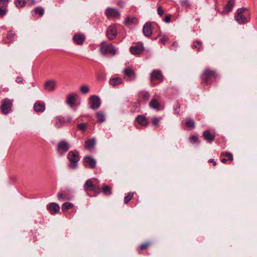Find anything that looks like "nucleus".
Masks as SVG:
<instances>
[{
  "label": "nucleus",
  "mask_w": 257,
  "mask_h": 257,
  "mask_svg": "<svg viewBox=\"0 0 257 257\" xmlns=\"http://www.w3.org/2000/svg\"><path fill=\"white\" fill-rule=\"evenodd\" d=\"M83 189L90 197L92 196L90 194L91 192L94 193V196H97L100 193L101 190L98 180L95 178L87 180L83 185Z\"/></svg>",
  "instance_id": "1"
},
{
  "label": "nucleus",
  "mask_w": 257,
  "mask_h": 257,
  "mask_svg": "<svg viewBox=\"0 0 257 257\" xmlns=\"http://www.w3.org/2000/svg\"><path fill=\"white\" fill-rule=\"evenodd\" d=\"M218 76L215 71L211 70L209 68L205 69L201 76L202 83L203 86L210 85L212 83L213 80H215Z\"/></svg>",
  "instance_id": "2"
},
{
  "label": "nucleus",
  "mask_w": 257,
  "mask_h": 257,
  "mask_svg": "<svg viewBox=\"0 0 257 257\" xmlns=\"http://www.w3.org/2000/svg\"><path fill=\"white\" fill-rule=\"evenodd\" d=\"M250 19L249 11L244 8L237 9L235 15L236 21L239 24H244L247 23Z\"/></svg>",
  "instance_id": "3"
},
{
  "label": "nucleus",
  "mask_w": 257,
  "mask_h": 257,
  "mask_svg": "<svg viewBox=\"0 0 257 257\" xmlns=\"http://www.w3.org/2000/svg\"><path fill=\"white\" fill-rule=\"evenodd\" d=\"M67 159L69 160L68 166L70 169H75L78 166V163L80 160L79 155L77 151H70L67 155Z\"/></svg>",
  "instance_id": "4"
},
{
  "label": "nucleus",
  "mask_w": 257,
  "mask_h": 257,
  "mask_svg": "<svg viewBox=\"0 0 257 257\" xmlns=\"http://www.w3.org/2000/svg\"><path fill=\"white\" fill-rule=\"evenodd\" d=\"M100 51L104 54H109L114 56L116 54V50L115 47L111 43L107 44L105 42L100 44Z\"/></svg>",
  "instance_id": "5"
},
{
  "label": "nucleus",
  "mask_w": 257,
  "mask_h": 257,
  "mask_svg": "<svg viewBox=\"0 0 257 257\" xmlns=\"http://www.w3.org/2000/svg\"><path fill=\"white\" fill-rule=\"evenodd\" d=\"M13 100L8 98L1 100L0 109L3 114H7L10 112L13 106Z\"/></svg>",
  "instance_id": "6"
},
{
  "label": "nucleus",
  "mask_w": 257,
  "mask_h": 257,
  "mask_svg": "<svg viewBox=\"0 0 257 257\" xmlns=\"http://www.w3.org/2000/svg\"><path fill=\"white\" fill-rule=\"evenodd\" d=\"M69 145L66 141H60L57 146V150L60 155H63L69 149Z\"/></svg>",
  "instance_id": "7"
},
{
  "label": "nucleus",
  "mask_w": 257,
  "mask_h": 257,
  "mask_svg": "<svg viewBox=\"0 0 257 257\" xmlns=\"http://www.w3.org/2000/svg\"><path fill=\"white\" fill-rule=\"evenodd\" d=\"M124 78H126L127 81L134 80L136 78V73L133 69L127 68L123 70Z\"/></svg>",
  "instance_id": "8"
},
{
  "label": "nucleus",
  "mask_w": 257,
  "mask_h": 257,
  "mask_svg": "<svg viewBox=\"0 0 257 257\" xmlns=\"http://www.w3.org/2000/svg\"><path fill=\"white\" fill-rule=\"evenodd\" d=\"M150 79L151 81L158 80L160 82L164 80V76L159 70H154L150 74Z\"/></svg>",
  "instance_id": "9"
},
{
  "label": "nucleus",
  "mask_w": 257,
  "mask_h": 257,
  "mask_svg": "<svg viewBox=\"0 0 257 257\" xmlns=\"http://www.w3.org/2000/svg\"><path fill=\"white\" fill-rule=\"evenodd\" d=\"M90 107L92 109H96L99 107L101 102L99 97L96 95H92L89 98Z\"/></svg>",
  "instance_id": "10"
},
{
  "label": "nucleus",
  "mask_w": 257,
  "mask_h": 257,
  "mask_svg": "<svg viewBox=\"0 0 257 257\" xmlns=\"http://www.w3.org/2000/svg\"><path fill=\"white\" fill-rule=\"evenodd\" d=\"M117 36L116 28L115 25L109 26L106 31V36L109 40H112Z\"/></svg>",
  "instance_id": "11"
},
{
  "label": "nucleus",
  "mask_w": 257,
  "mask_h": 257,
  "mask_svg": "<svg viewBox=\"0 0 257 257\" xmlns=\"http://www.w3.org/2000/svg\"><path fill=\"white\" fill-rule=\"evenodd\" d=\"M105 15L107 18H115L120 16V13L116 9L107 8L105 11Z\"/></svg>",
  "instance_id": "12"
},
{
  "label": "nucleus",
  "mask_w": 257,
  "mask_h": 257,
  "mask_svg": "<svg viewBox=\"0 0 257 257\" xmlns=\"http://www.w3.org/2000/svg\"><path fill=\"white\" fill-rule=\"evenodd\" d=\"M77 96L76 93H75L67 95L66 98V104L71 107L73 106L76 103Z\"/></svg>",
  "instance_id": "13"
},
{
  "label": "nucleus",
  "mask_w": 257,
  "mask_h": 257,
  "mask_svg": "<svg viewBox=\"0 0 257 257\" xmlns=\"http://www.w3.org/2000/svg\"><path fill=\"white\" fill-rule=\"evenodd\" d=\"M73 40L78 45H81L83 44L86 39L84 35L82 34L76 33L74 34L72 38Z\"/></svg>",
  "instance_id": "14"
},
{
  "label": "nucleus",
  "mask_w": 257,
  "mask_h": 257,
  "mask_svg": "<svg viewBox=\"0 0 257 257\" xmlns=\"http://www.w3.org/2000/svg\"><path fill=\"white\" fill-rule=\"evenodd\" d=\"M203 136L205 141L211 143L214 141L215 138V134L211 133L209 130H206L203 132Z\"/></svg>",
  "instance_id": "15"
},
{
  "label": "nucleus",
  "mask_w": 257,
  "mask_h": 257,
  "mask_svg": "<svg viewBox=\"0 0 257 257\" xmlns=\"http://www.w3.org/2000/svg\"><path fill=\"white\" fill-rule=\"evenodd\" d=\"M143 32L144 35L147 37H150L152 34V28L151 23L147 22L143 27Z\"/></svg>",
  "instance_id": "16"
},
{
  "label": "nucleus",
  "mask_w": 257,
  "mask_h": 257,
  "mask_svg": "<svg viewBox=\"0 0 257 257\" xmlns=\"http://www.w3.org/2000/svg\"><path fill=\"white\" fill-rule=\"evenodd\" d=\"M47 209L52 215H54L59 212L60 206L56 203H51L47 206Z\"/></svg>",
  "instance_id": "17"
},
{
  "label": "nucleus",
  "mask_w": 257,
  "mask_h": 257,
  "mask_svg": "<svg viewBox=\"0 0 257 257\" xmlns=\"http://www.w3.org/2000/svg\"><path fill=\"white\" fill-rule=\"evenodd\" d=\"M56 86V82L55 80H49L44 84L45 89L48 91H53Z\"/></svg>",
  "instance_id": "18"
},
{
  "label": "nucleus",
  "mask_w": 257,
  "mask_h": 257,
  "mask_svg": "<svg viewBox=\"0 0 257 257\" xmlns=\"http://www.w3.org/2000/svg\"><path fill=\"white\" fill-rule=\"evenodd\" d=\"M144 50V48L142 44L132 46L130 48V51L133 55H138L141 54Z\"/></svg>",
  "instance_id": "19"
},
{
  "label": "nucleus",
  "mask_w": 257,
  "mask_h": 257,
  "mask_svg": "<svg viewBox=\"0 0 257 257\" xmlns=\"http://www.w3.org/2000/svg\"><path fill=\"white\" fill-rule=\"evenodd\" d=\"M96 144V141L94 138H91L86 141L84 143V147L86 149L92 151Z\"/></svg>",
  "instance_id": "20"
},
{
  "label": "nucleus",
  "mask_w": 257,
  "mask_h": 257,
  "mask_svg": "<svg viewBox=\"0 0 257 257\" xmlns=\"http://www.w3.org/2000/svg\"><path fill=\"white\" fill-rule=\"evenodd\" d=\"M33 108L37 112H43L45 110V105L44 103L37 101L35 103Z\"/></svg>",
  "instance_id": "21"
},
{
  "label": "nucleus",
  "mask_w": 257,
  "mask_h": 257,
  "mask_svg": "<svg viewBox=\"0 0 257 257\" xmlns=\"http://www.w3.org/2000/svg\"><path fill=\"white\" fill-rule=\"evenodd\" d=\"M151 245L152 243L150 241L144 242L137 247V251L139 254H142L144 250H147Z\"/></svg>",
  "instance_id": "22"
},
{
  "label": "nucleus",
  "mask_w": 257,
  "mask_h": 257,
  "mask_svg": "<svg viewBox=\"0 0 257 257\" xmlns=\"http://www.w3.org/2000/svg\"><path fill=\"white\" fill-rule=\"evenodd\" d=\"M149 106L152 108L157 110H160L161 105L158 99L153 98L149 103Z\"/></svg>",
  "instance_id": "23"
},
{
  "label": "nucleus",
  "mask_w": 257,
  "mask_h": 257,
  "mask_svg": "<svg viewBox=\"0 0 257 257\" xmlns=\"http://www.w3.org/2000/svg\"><path fill=\"white\" fill-rule=\"evenodd\" d=\"M136 121L139 124L143 126H147L148 125L147 120L145 116L143 115H139L136 118Z\"/></svg>",
  "instance_id": "24"
},
{
  "label": "nucleus",
  "mask_w": 257,
  "mask_h": 257,
  "mask_svg": "<svg viewBox=\"0 0 257 257\" xmlns=\"http://www.w3.org/2000/svg\"><path fill=\"white\" fill-rule=\"evenodd\" d=\"M84 161L89 165L90 168L94 169L95 168L96 161L92 157L86 156L84 157Z\"/></svg>",
  "instance_id": "25"
},
{
  "label": "nucleus",
  "mask_w": 257,
  "mask_h": 257,
  "mask_svg": "<svg viewBox=\"0 0 257 257\" xmlns=\"http://www.w3.org/2000/svg\"><path fill=\"white\" fill-rule=\"evenodd\" d=\"M55 126L58 128H60L63 125L65 124V118L61 116H57L54 119Z\"/></svg>",
  "instance_id": "26"
},
{
  "label": "nucleus",
  "mask_w": 257,
  "mask_h": 257,
  "mask_svg": "<svg viewBox=\"0 0 257 257\" xmlns=\"http://www.w3.org/2000/svg\"><path fill=\"white\" fill-rule=\"evenodd\" d=\"M100 188V191L104 195L109 196L112 194L111 188L108 185L103 184Z\"/></svg>",
  "instance_id": "27"
},
{
  "label": "nucleus",
  "mask_w": 257,
  "mask_h": 257,
  "mask_svg": "<svg viewBox=\"0 0 257 257\" xmlns=\"http://www.w3.org/2000/svg\"><path fill=\"white\" fill-rule=\"evenodd\" d=\"M139 97L140 99L147 101L150 98V95L147 91H141L139 93Z\"/></svg>",
  "instance_id": "28"
},
{
  "label": "nucleus",
  "mask_w": 257,
  "mask_h": 257,
  "mask_svg": "<svg viewBox=\"0 0 257 257\" xmlns=\"http://www.w3.org/2000/svg\"><path fill=\"white\" fill-rule=\"evenodd\" d=\"M122 83V80L120 77L112 78L109 80V84L112 86H116Z\"/></svg>",
  "instance_id": "29"
},
{
  "label": "nucleus",
  "mask_w": 257,
  "mask_h": 257,
  "mask_svg": "<svg viewBox=\"0 0 257 257\" xmlns=\"http://www.w3.org/2000/svg\"><path fill=\"white\" fill-rule=\"evenodd\" d=\"M137 22V19L133 16H128L126 18L124 24L126 25H129L132 24H135Z\"/></svg>",
  "instance_id": "30"
},
{
  "label": "nucleus",
  "mask_w": 257,
  "mask_h": 257,
  "mask_svg": "<svg viewBox=\"0 0 257 257\" xmlns=\"http://www.w3.org/2000/svg\"><path fill=\"white\" fill-rule=\"evenodd\" d=\"M96 118L98 122H103L105 119V114L102 111H98L96 113Z\"/></svg>",
  "instance_id": "31"
},
{
  "label": "nucleus",
  "mask_w": 257,
  "mask_h": 257,
  "mask_svg": "<svg viewBox=\"0 0 257 257\" xmlns=\"http://www.w3.org/2000/svg\"><path fill=\"white\" fill-rule=\"evenodd\" d=\"M58 199L59 201H65V200H71V198L68 197L66 193H63L62 192H60L57 194Z\"/></svg>",
  "instance_id": "32"
},
{
  "label": "nucleus",
  "mask_w": 257,
  "mask_h": 257,
  "mask_svg": "<svg viewBox=\"0 0 257 257\" xmlns=\"http://www.w3.org/2000/svg\"><path fill=\"white\" fill-rule=\"evenodd\" d=\"M74 206V205L69 202H66L63 204L62 205V210L63 212H65L68 210H69L72 208Z\"/></svg>",
  "instance_id": "33"
},
{
  "label": "nucleus",
  "mask_w": 257,
  "mask_h": 257,
  "mask_svg": "<svg viewBox=\"0 0 257 257\" xmlns=\"http://www.w3.org/2000/svg\"><path fill=\"white\" fill-rule=\"evenodd\" d=\"M202 43L200 41H195L193 42L192 48L194 49H197V51H200L202 48Z\"/></svg>",
  "instance_id": "34"
},
{
  "label": "nucleus",
  "mask_w": 257,
  "mask_h": 257,
  "mask_svg": "<svg viewBox=\"0 0 257 257\" xmlns=\"http://www.w3.org/2000/svg\"><path fill=\"white\" fill-rule=\"evenodd\" d=\"M34 12L35 14L38 15L40 16H42L44 14V10L41 7H38L34 9Z\"/></svg>",
  "instance_id": "35"
},
{
  "label": "nucleus",
  "mask_w": 257,
  "mask_h": 257,
  "mask_svg": "<svg viewBox=\"0 0 257 257\" xmlns=\"http://www.w3.org/2000/svg\"><path fill=\"white\" fill-rule=\"evenodd\" d=\"M134 193L129 192L124 198V203L125 204L128 203L134 196Z\"/></svg>",
  "instance_id": "36"
},
{
  "label": "nucleus",
  "mask_w": 257,
  "mask_h": 257,
  "mask_svg": "<svg viewBox=\"0 0 257 257\" xmlns=\"http://www.w3.org/2000/svg\"><path fill=\"white\" fill-rule=\"evenodd\" d=\"M186 125L188 127H190L191 128H195V122L192 119H187L186 122Z\"/></svg>",
  "instance_id": "37"
},
{
  "label": "nucleus",
  "mask_w": 257,
  "mask_h": 257,
  "mask_svg": "<svg viewBox=\"0 0 257 257\" xmlns=\"http://www.w3.org/2000/svg\"><path fill=\"white\" fill-rule=\"evenodd\" d=\"M221 156H225L228 158V160L232 161L233 157L232 154L229 152H223L221 153Z\"/></svg>",
  "instance_id": "38"
},
{
  "label": "nucleus",
  "mask_w": 257,
  "mask_h": 257,
  "mask_svg": "<svg viewBox=\"0 0 257 257\" xmlns=\"http://www.w3.org/2000/svg\"><path fill=\"white\" fill-rule=\"evenodd\" d=\"M26 0H17L15 2V5L18 8H22L26 5Z\"/></svg>",
  "instance_id": "39"
},
{
  "label": "nucleus",
  "mask_w": 257,
  "mask_h": 257,
  "mask_svg": "<svg viewBox=\"0 0 257 257\" xmlns=\"http://www.w3.org/2000/svg\"><path fill=\"white\" fill-rule=\"evenodd\" d=\"M80 90L83 94H86L89 92V88L87 85H83L80 87Z\"/></svg>",
  "instance_id": "40"
},
{
  "label": "nucleus",
  "mask_w": 257,
  "mask_h": 257,
  "mask_svg": "<svg viewBox=\"0 0 257 257\" xmlns=\"http://www.w3.org/2000/svg\"><path fill=\"white\" fill-rule=\"evenodd\" d=\"M87 127V125L86 123H81L78 125V129L83 132L86 131Z\"/></svg>",
  "instance_id": "41"
},
{
  "label": "nucleus",
  "mask_w": 257,
  "mask_h": 257,
  "mask_svg": "<svg viewBox=\"0 0 257 257\" xmlns=\"http://www.w3.org/2000/svg\"><path fill=\"white\" fill-rule=\"evenodd\" d=\"M7 12V8H3L0 6V18L4 17Z\"/></svg>",
  "instance_id": "42"
},
{
  "label": "nucleus",
  "mask_w": 257,
  "mask_h": 257,
  "mask_svg": "<svg viewBox=\"0 0 257 257\" xmlns=\"http://www.w3.org/2000/svg\"><path fill=\"white\" fill-rule=\"evenodd\" d=\"M233 2L231 1L228 2L227 4L225 6V9L228 11H230L232 9Z\"/></svg>",
  "instance_id": "43"
},
{
  "label": "nucleus",
  "mask_w": 257,
  "mask_h": 257,
  "mask_svg": "<svg viewBox=\"0 0 257 257\" xmlns=\"http://www.w3.org/2000/svg\"><path fill=\"white\" fill-rule=\"evenodd\" d=\"M161 119V117L159 118L157 117H154L152 119V123L154 126L157 125L159 122H160V120Z\"/></svg>",
  "instance_id": "44"
},
{
  "label": "nucleus",
  "mask_w": 257,
  "mask_h": 257,
  "mask_svg": "<svg viewBox=\"0 0 257 257\" xmlns=\"http://www.w3.org/2000/svg\"><path fill=\"white\" fill-rule=\"evenodd\" d=\"M10 0H0V6L3 8H7Z\"/></svg>",
  "instance_id": "45"
},
{
  "label": "nucleus",
  "mask_w": 257,
  "mask_h": 257,
  "mask_svg": "<svg viewBox=\"0 0 257 257\" xmlns=\"http://www.w3.org/2000/svg\"><path fill=\"white\" fill-rule=\"evenodd\" d=\"M190 141L193 143H200V141H199L198 137L196 136H191L190 138Z\"/></svg>",
  "instance_id": "46"
},
{
  "label": "nucleus",
  "mask_w": 257,
  "mask_h": 257,
  "mask_svg": "<svg viewBox=\"0 0 257 257\" xmlns=\"http://www.w3.org/2000/svg\"><path fill=\"white\" fill-rule=\"evenodd\" d=\"M181 5L184 7H188L190 6L189 2L187 0L182 1L181 2Z\"/></svg>",
  "instance_id": "47"
},
{
  "label": "nucleus",
  "mask_w": 257,
  "mask_h": 257,
  "mask_svg": "<svg viewBox=\"0 0 257 257\" xmlns=\"http://www.w3.org/2000/svg\"><path fill=\"white\" fill-rule=\"evenodd\" d=\"M15 34L13 33L12 31H9L7 34V39L9 40L10 41H12V39L14 36Z\"/></svg>",
  "instance_id": "48"
},
{
  "label": "nucleus",
  "mask_w": 257,
  "mask_h": 257,
  "mask_svg": "<svg viewBox=\"0 0 257 257\" xmlns=\"http://www.w3.org/2000/svg\"><path fill=\"white\" fill-rule=\"evenodd\" d=\"M180 106V104L178 102H177L176 106L174 107V111L176 114L179 113Z\"/></svg>",
  "instance_id": "49"
},
{
  "label": "nucleus",
  "mask_w": 257,
  "mask_h": 257,
  "mask_svg": "<svg viewBox=\"0 0 257 257\" xmlns=\"http://www.w3.org/2000/svg\"><path fill=\"white\" fill-rule=\"evenodd\" d=\"M168 38L165 36H164L160 40V42L163 44L164 45L166 44V43L168 41Z\"/></svg>",
  "instance_id": "50"
},
{
  "label": "nucleus",
  "mask_w": 257,
  "mask_h": 257,
  "mask_svg": "<svg viewBox=\"0 0 257 257\" xmlns=\"http://www.w3.org/2000/svg\"><path fill=\"white\" fill-rule=\"evenodd\" d=\"M157 12H158V14H159L160 16H163V14H164V10L162 9V8H161V7L160 6H159L158 7V9H157Z\"/></svg>",
  "instance_id": "51"
},
{
  "label": "nucleus",
  "mask_w": 257,
  "mask_h": 257,
  "mask_svg": "<svg viewBox=\"0 0 257 257\" xmlns=\"http://www.w3.org/2000/svg\"><path fill=\"white\" fill-rule=\"evenodd\" d=\"M172 17V15L170 14H169L167 16H166L165 19H164V22L166 23H169L170 22V19Z\"/></svg>",
  "instance_id": "52"
},
{
  "label": "nucleus",
  "mask_w": 257,
  "mask_h": 257,
  "mask_svg": "<svg viewBox=\"0 0 257 257\" xmlns=\"http://www.w3.org/2000/svg\"><path fill=\"white\" fill-rule=\"evenodd\" d=\"M65 123L69 124L72 122V118L70 116L67 117L66 118H65Z\"/></svg>",
  "instance_id": "53"
},
{
  "label": "nucleus",
  "mask_w": 257,
  "mask_h": 257,
  "mask_svg": "<svg viewBox=\"0 0 257 257\" xmlns=\"http://www.w3.org/2000/svg\"><path fill=\"white\" fill-rule=\"evenodd\" d=\"M16 81L18 83H22L23 82V78L21 77H18L17 78Z\"/></svg>",
  "instance_id": "54"
},
{
  "label": "nucleus",
  "mask_w": 257,
  "mask_h": 257,
  "mask_svg": "<svg viewBox=\"0 0 257 257\" xmlns=\"http://www.w3.org/2000/svg\"><path fill=\"white\" fill-rule=\"evenodd\" d=\"M209 162L213 163L214 166H215L217 165L216 162L213 159H210V160H209Z\"/></svg>",
  "instance_id": "55"
},
{
  "label": "nucleus",
  "mask_w": 257,
  "mask_h": 257,
  "mask_svg": "<svg viewBox=\"0 0 257 257\" xmlns=\"http://www.w3.org/2000/svg\"><path fill=\"white\" fill-rule=\"evenodd\" d=\"M221 162L223 163H225L227 161V160L225 158H223L221 159Z\"/></svg>",
  "instance_id": "56"
},
{
  "label": "nucleus",
  "mask_w": 257,
  "mask_h": 257,
  "mask_svg": "<svg viewBox=\"0 0 257 257\" xmlns=\"http://www.w3.org/2000/svg\"><path fill=\"white\" fill-rule=\"evenodd\" d=\"M138 105V103H137V102L134 103L133 104L134 107H137Z\"/></svg>",
  "instance_id": "57"
},
{
  "label": "nucleus",
  "mask_w": 257,
  "mask_h": 257,
  "mask_svg": "<svg viewBox=\"0 0 257 257\" xmlns=\"http://www.w3.org/2000/svg\"><path fill=\"white\" fill-rule=\"evenodd\" d=\"M176 46V43H174L172 46V47Z\"/></svg>",
  "instance_id": "58"
}]
</instances>
